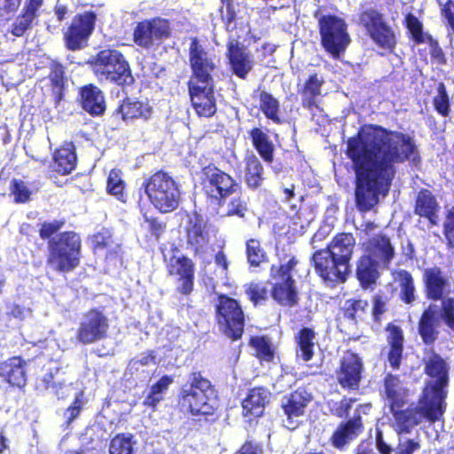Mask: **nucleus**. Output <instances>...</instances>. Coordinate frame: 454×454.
I'll list each match as a JSON object with an SVG mask.
<instances>
[{
    "label": "nucleus",
    "instance_id": "1",
    "mask_svg": "<svg viewBox=\"0 0 454 454\" xmlns=\"http://www.w3.org/2000/svg\"><path fill=\"white\" fill-rule=\"evenodd\" d=\"M346 154L356 174L355 200L368 212L386 195L395 175V163L419 160L414 139L408 134L370 124L347 140Z\"/></svg>",
    "mask_w": 454,
    "mask_h": 454
},
{
    "label": "nucleus",
    "instance_id": "2",
    "mask_svg": "<svg viewBox=\"0 0 454 454\" xmlns=\"http://www.w3.org/2000/svg\"><path fill=\"white\" fill-rule=\"evenodd\" d=\"M66 224V220L44 221L39 224V236L47 240L46 263L54 271L69 273L81 264L82 242L79 233L65 231L57 234Z\"/></svg>",
    "mask_w": 454,
    "mask_h": 454
},
{
    "label": "nucleus",
    "instance_id": "3",
    "mask_svg": "<svg viewBox=\"0 0 454 454\" xmlns=\"http://www.w3.org/2000/svg\"><path fill=\"white\" fill-rule=\"evenodd\" d=\"M215 386L200 371H192L176 396L179 410L193 417H202L212 424L218 419Z\"/></svg>",
    "mask_w": 454,
    "mask_h": 454
},
{
    "label": "nucleus",
    "instance_id": "4",
    "mask_svg": "<svg viewBox=\"0 0 454 454\" xmlns=\"http://www.w3.org/2000/svg\"><path fill=\"white\" fill-rule=\"evenodd\" d=\"M90 65L100 82H109L121 88L135 83L130 64L119 50H100L90 60Z\"/></svg>",
    "mask_w": 454,
    "mask_h": 454
},
{
    "label": "nucleus",
    "instance_id": "5",
    "mask_svg": "<svg viewBox=\"0 0 454 454\" xmlns=\"http://www.w3.org/2000/svg\"><path fill=\"white\" fill-rule=\"evenodd\" d=\"M393 422L392 427L397 435L411 434L412 429L419 425L423 419L435 423L439 421L446 411L426 395L420 394L417 405L411 403L406 408L389 409Z\"/></svg>",
    "mask_w": 454,
    "mask_h": 454
},
{
    "label": "nucleus",
    "instance_id": "6",
    "mask_svg": "<svg viewBox=\"0 0 454 454\" xmlns=\"http://www.w3.org/2000/svg\"><path fill=\"white\" fill-rule=\"evenodd\" d=\"M151 204L160 213L175 211L181 200L178 183L168 172L158 170L143 183Z\"/></svg>",
    "mask_w": 454,
    "mask_h": 454
},
{
    "label": "nucleus",
    "instance_id": "7",
    "mask_svg": "<svg viewBox=\"0 0 454 454\" xmlns=\"http://www.w3.org/2000/svg\"><path fill=\"white\" fill-rule=\"evenodd\" d=\"M314 18L317 20L321 46L333 59L340 58L351 42L346 21L335 14H322L320 8Z\"/></svg>",
    "mask_w": 454,
    "mask_h": 454
},
{
    "label": "nucleus",
    "instance_id": "8",
    "mask_svg": "<svg viewBox=\"0 0 454 454\" xmlns=\"http://www.w3.org/2000/svg\"><path fill=\"white\" fill-rule=\"evenodd\" d=\"M201 190L210 203L223 206L227 198L241 190L240 184L229 173L214 163L200 170Z\"/></svg>",
    "mask_w": 454,
    "mask_h": 454
},
{
    "label": "nucleus",
    "instance_id": "9",
    "mask_svg": "<svg viewBox=\"0 0 454 454\" xmlns=\"http://www.w3.org/2000/svg\"><path fill=\"white\" fill-rule=\"evenodd\" d=\"M215 310V319L221 333L232 341L240 340L245 333L246 315L239 301L219 294Z\"/></svg>",
    "mask_w": 454,
    "mask_h": 454
},
{
    "label": "nucleus",
    "instance_id": "10",
    "mask_svg": "<svg viewBox=\"0 0 454 454\" xmlns=\"http://www.w3.org/2000/svg\"><path fill=\"white\" fill-rule=\"evenodd\" d=\"M424 373L431 380L426 381L421 394L446 408L450 382V367L446 360L434 350L423 359Z\"/></svg>",
    "mask_w": 454,
    "mask_h": 454
},
{
    "label": "nucleus",
    "instance_id": "11",
    "mask_svg": "<svg viewBox=\"0 0 454 454\" xmlns=\"http://www.w3.org/2000/svg\"><path fill=\"white\" fill-rule=\"evenodd\" d=\"M358 19L359 24L379 48L388 53L395 51L397 44L396 35L383 13L377 9L368 8L359 13Z\"/></svg>",
    "mask_w": 454,
    "mask_h": 454
},
{
    "label": "nucleus",
    "instance_id": "12",
    "mask_svg": "<svg viewBox=\"0 0 454 454\" xmlns=\"http://www.w3.org/2000/svg\"><path fill=\"white\" fill-rule=\"evenodd\" d=\"M172 252L168 258L163 257L167 273L176 284V292L188 297L194 291L195 262L185 254H180L176 247L172 248Z\"/></svg>",
    "mask_w": 454,
    "mask_h": 454
},
{
    "label": "nucleus",
    "instance_id": "13",
    "mask_svg": "<svg viewBox=\"0 0 454 454\" xmlns=\"http://www.w3.org/2000/svg\"><path fill=\"white\" fill-rule=\"evenodd\" d=\"M110 320L99 308H90L82 314L75 333V340L82 345H90L109 336Z\"/></svg>",
    "mask_w": 454,
    "mask_h": 454
},
{
    "label": "nucleus",
    "instance_id": "14",
    "mask_svg": "<svg viewBox=\"0 0 454 454\" xmlns=\"http://www.w3.org/2000/svg\"><path fill=\"white\" fill-rule=\"evenodd\" d=\"M310 261L316 274L324 283L332 286L344 284L350 276V265L322 249L315 251Z\"/></svg>",
    "mask_w": 454,
    "mask_h": 454
},
{
    "label": "nucleus",
    "instance_id": "15",
    "mask_svg": "<svg viewBox=\"0 0 454 454\" xmlns=\"http://www.w3.org/2000/svg\"><path fill=\"white\" fill-rule=\"evenodd\" d=\"M188 56L192 71L188 82H214V73L217 69L216 56L206 50L197 37L191 39Z\"/></svg>",
    "mask_w": 454,
    "mask_h": 454
},
{
    "label": "nucleus",
    "instance_id": "16",
    "mask_svg": "<svg viewBox=\"0 0 454 454\" xmlns=\"http://www.w3.org/2000/svg\"><path fill=\"white\" fill-rule=\"evenodd\" d=\"M171 35V27L168 20L154 17L138 21L133 30V42L144 49H150L160 44Z\"/></svg>",
    "mask_w": 454,
    "mask_h": 454
},
{
    "label": "nucleus",
    "instance_id": "17",
    "mask_svg": "<svg viewBox=\"0 0 454 454\" xmlns=\"http://www.w3.org/2000/svg\"><path fill=\"white\" fill-rule=\"evenodd\" d=\"M96 14L89 11L74 15L64 32V43L67 50L75 51L88 44L95 28Z\"/></svg>",
    "mask_w": 454,
    "mask_h": 454
},
{
    "label": "nucleus",
    "instance_id": "18",
    "mask_svg": "<svg viewBox=\"0 0 454 454\" xmlns=\"http://www.w3.org/2000/svg\"><path fill=\"white\" fill-rule=\"evenodd\" d=\"M364 366L360 356L347 349L335 371L336 380L340 387L348 391H357L364 378Z\"/></svg>",
    "mask_w": 454,
    "mask_h": 454
},
{
    "label": "nucleus",
    "instance_id": "19",
    "mask_svg": "<svg viewBox=\"0 0 454 454\" xmlns=\"http://www.w3.org/2000/svg\"><path fill=\"white\" fill-rule=\"evenodd\" d=\"M191 105L199 117L210 118L217 110L215 82H187Z\"/></svg>",
    "mask_w": 454,
    "mask_h": 454
},
{
    "label": "nucleus",
    "instance_id": "20",
    "mask_svg": "<svg viewBox=\"0 0 454 454\" xmlns=\"http://www.w3.org/2000/svg\"><path fill=\"white\" fill-rule=\"evenodd\" d=\"M184 231L186 245L193 255L203 254L209 244V233L202 215L197 212L188 215Z\"/></svg>",
    "mask_w": 454,
    "mask_h": 454
},
{
    "label": "nucleus",
    "instance_id": "21",
    "mask_svg": "<svg viewBox=\"0 0 454 454\" xmlns=\"http://www.w3.org/2000/svg\"><path fill=\"white\" fill-rule=\"evenodd\" d=\"M364 254L381 263L383 269H389L395 257V247L388 235L379 232L369 237L361 244Z\"/></svg>",
    "mask_w": 454,
    "mask_h": 454
},
{
    "label": "nucleus",
    "instance_id": "22",
    "mask_svg": "<svg viewBox=\"0 0 454 454\" xmlns=\"http://www.w3.org/2000/svg\"><path fill=\"white\" fill-rule=\"evenodd\" d=\"M312 398V395L303 387H298L285 396L281 409L286 417L288 429L294 430L297 427V419L305 415L306 409Z\"/></svg>",
    "mask_w": 454,
    "mask_h": 454
},
{
    "label": "nucleus",
    "instance_id": "23",
    "mask_svg": "<svg viewBox=\"0 0 454 454\" xmlns=\"http://www.w3.org/2000/svg\"><path fill=\"white\" fill-rule=\"evenodd\" d=\"M364 431V424L361 415L355 414L353 418L338 424L331 434L329 442L338 450H345Z\"/></svg>",
    "mask_w": 454,
    "mask_h": 454
},
{
    "label": "nucleus",
    "instance_id": "24",
    "mask_svg": "<svg viewBox=\"0 0 454 454\" xmlns=\"http://www.w3.org/2000/svg\"><path fill=\"white\" fill-rule=\"evenodd\" d=\"M423 284L425 296L429 301H443L450 294V283L437 266L424 270Z\"/></svg>",
    "mask_w": 454,
    "mask_h": 454
},
{
    "label": "nucleus",
    "instance_id": "25",
    "mask_svg": "<svg viewBox=\"0 0 454 454\" xmlns=\"http://www.w3.org/2000/svg\"><path fill=\"white\" fill-rule=\"evenodd\" d=\"M226 58L232 74L241 80H246L254 67L252 55L246 47L237 41L228 42Z\"/></svg>",
    "mask_w": 454,
    "mask_h": 454
},
{
    "label": "nucleus",
    "instance_id": "26",
    "mask_svg": "<svg viewBox=\"0 0 454 454\" xmlns=\"http://www.w3.org/2000/svg\"><path fill=\"white\" fill-rule=\"evenodd\" d=\"M386 332V357L389 366L394 371L401 368L404 353V333L400 325L392 322L385 326Z\"/></svg>",
    "mask_w": 454,
    "mask_h": 454
},
{
    "label": "nucleus",
    "instance_id": "27",
    "mask_svg": "<svg viewBox=\"0 0 454 454\" xmlns=\"http://www.w3.org/2000/svg\"><path fill=\"white\" fill-rule=\"evenodd\" d=\"M27 362L13 356L0 363V380L12 388L23 389L27 381Z\"/></svg>",
    "mask_w": 454,
    "mask_h": 454
},
{
    "label": "nucleus",
    "instance_id": "28",
    "mask_svg": "<svg viewBox=\"0 0 454 454\" xmlns=\"http://www.w3.org/2000/svg\"><path fill=\"white\" fill-rule=\"evenodd\" d=\"M440 205L436 196L432 191L421 188L414 200L413 213L420 218L426 219L431 226L439 223Z\"/></svg>",
    "mask_w": 454,
    "mask_h": 454
},
{
    "label": "nucleus",
    "instance_id": "29",
    "mask_svg": "<svg viewBox=\"0 0 454 454\" xmlns=\"http://www.w3.org/2000/svg\"><path fill=\"white\" fill-rule=\"evenodd\" d=\"M76 146L73 141H64L52 153L51 168L59 176L70 175L77 167Z\"/></svg>",
    "mask_w": 454,
    "mask_h": 454
},
{
    "label": "nucleus",
    "instance_id": "30",
    "mask_svg": "<svg viewBox=\"0 0 454 454\" xmlns=\"http://www.w3.org/2000/svg\"><path fill=\"white\" fill-rule=\"evenodd\" d=\"M383 265L373 259L362 254L356 262L355 276L362 289H372L380 278Z\"/></svg>",
    "mask_w": 454,
    "mask_h": 454
},
{
    "label": "nucleus",
    "instance_id": "31",
    "mask_svg": "<svg viewBox=\"0 0 454 454\" xmlns=\"http://www.w3.org/2000/svg\"><path fill=\"white\" fill-rule=\"evenodd\" d=\"M383 393L389 409L403 408L409 401V389L403 387L399 375L387 373L382 380Z\"/></svg>",
    "mask_w": 454,
    "mask_h": 454
},
{
    "label": "nucleus",
    "instance_id": "32",
    "mask_svg": "<svg viewBox=\"0 0 454 454\" xmlns=\"http://www.w3.org/2000/svg\"><path fill=\"white\" fill-rule=\"evenodd\" d=\"M114 114L120 115L124 121L132 120L148 121L153 114V106L148 100L125 97L114 110Z\"/></svg>",
    "mask_w": 454,
    "mask_h": 454
},
{
    "label": "nucleus",
    "instance_id": "33",
    "mask_svg": "<svg viewBox=\"0 0 454 454\" xmlns=\"http://www.w3.org/2000/svg\"><path fill=\"white\" fill-rule=\"evenodd\" d=\"M79 95L82 109L91 116L103 115L106 110L103 91L95 84L89 83L80 88Z\"/></svg>",
    "mask_w": 454,
    "mask_h": 454
},
{
    "label": "nucleus",
    "instance_id": "34",
    "mask_svg": "<svg viewBox=\"0 0 454 454\" xmlns=\"http://www.w3.org/2000/svg\"><path fill=\"white\" fill-rule=\"evenodd\" d=\"M439 317L435 304H429L421 313L418 322L419 334L426 345H432L438 339Z\"/></svg>",
    "mask_w": 454,
    "mask_h": 454
},
{
    "label": "nucleus",
    "instance_id": "35",
    "mask_svg": "<svg viewBox=\"0 0 454 454\" xmlns=\"http://www.w3.org/2000/svg\"><path fill=\"white\" fill-rule=\"evenodd\" d=\"M355 246L356 238L351 232H339L321 249L350 265Z\"/></svg>",
    "mask_w": 454,
    "mask_h": 454
},
{
    "label": "nucleus",
    "instance_id": "36",
    "mask_svg": "<svg viewBox=\"0 0 454 454\" xmlns=\"http://www.w3.org/2000/svg\"><path fill=\"white\" fill-rule=\"evenodd\" d=\"M324 79L317 73L311 74L304 81L298 92L301 98V106L309 111L318 107V98L322 96Z\"/></svg>",
    "mask_w": 454,
    "mask_h": 454
},
{
    "label": "nucleus",
    "instance_id": "37",
    "mask_svg": "<svg viewBox=\"0 0 454 454\" xmlns=\"http://www.w3.org/2000/svg\"><path fill=\"white\" fill-rule=\"evenodd\" d=\"M269 392L264 387H254L249 389L247 397L242 401L244 417L259 418L263 415Z\"/></svg>",
    "mask_w": 454,
    "mask_h": 454
},
{
    "label": "nucleus",
    "instance_id": "38",
    "mask_svg": "<svg viewBox=\"0 0 454 454\" xmlns=\"http://www.w3.org/2000/svg\"><path fill=\"white\" fill-rule=\"evenodd\" d=\"M270 294L280 306L294 307L298 304L299 296L295 280H279L273 284Z\"/></svg>",
    "mask_w": 454,
    "mask_h": 454
},
{
    "label": "nucleus",
    "instance_id": "39",
    "mask_svg": "<svg viewBox=\"0 0 454 454\" xmlns=\"http://www.w3.org/2000/svg\"><path fill=\"white\" fill-rule=\"evenodd\" d=\"M369 303L365 299L349 298L340 307L336 320L356 325L366 314Z\"/></svg>",
    "mask_w": 454,
    "mask_h": 454
},
{
    "label": "nucleus",
    "instance_id": "40",
    "mask_svg": "<svg viewBox=\"0 0 454 454\" xmlns=\"http://www.w3.org/2000/svg\"><path fill=\"white\" fill-rule=\"evenodd\" d=\"M248 137L263 161L272 163L275 146L269 135L262 128L254 127L248 131Z\"/></svg>",
    "mask_w": 454,
    "mask_h": 454
},
{
    "label": "nucleus",
    "instance_id": "41",
    "mask_svg": "<svg viewBox=\"0 0 454 454\" xmlns=\"http://www.w3.org/2000/svg\"><path fill=\"white\" fill-rule=\"evenodd\" d=\"M265 181L264 167L260 160L254 154L245 158L244 182L251 190L262 187Z\"/></svg>",
    "mask_w": 454,
    "mask_h": 454
},
{
    "label": "nucleus",
    "instance_id": "42",
    "mask_svg": "<svg viewBox=\"0 0 454 454\" xmlns=\"http://www.w3.org/2000/svg\"><path fill=\"white\" fill-rule=\"evenodd\" d=\"M248 345L254 351V356L260 362L272 363L274 361L276 348L268 335L251 336Z\"/></svg>",
    "mask_w": 454,
    "mask_h": 454
},
{
    "label": "nucleus",
    "instance_id": "43",
    "mask_svg": "<svg viewBox=\"0 0 454 454\" xmlns=\"http://www.w3.org/2000/svg\"><path fill=\"white\" fill-rule=\"evenodd\" d=\"M394 279L399 287V299L407 305L412 304L416 300V287L414 278L407 270H397L394 273Z\"/></svg>",
    "mask_w": 454,
    "mask_h": 454
},
{
    "label": "nucleus",
    "instance_id": "44",
    "mask_svg": "<svg viewBox=\"0 0 454 454\" xmlns=\"http://www.w3.org/2000/svg\"><path fill=\"white\" fill-rule=\"evenodd\" d=\"M255 93H258L259 108L265 118L270 120L275 124H282L283 120L279 116V101L266 90H257L254 92V95Z\"/></svg>",
    "mask_w": 454,
    "mask_h": 454
},
{
    "label": "nucleus",
    "instance_id": "45",
    "mask_svg": "<svg viewBox=\"0 0 454 454\" xmlns=\"http://www.w3.org/2000/svg\"><path fill=\"white\" fill-rule=\"evenodd\" d=\"M50 73L48 78L55 100L59 103L64 97L66 77L65 67L58 60H51L49 65Z\"/></svg>",
    "mask_w": 454,
    "mask_h": 454
},
{
    "label": "nucleus",
    "instance_id": "46",
    "mask_svg": "<svg viewBox=\"0 0 454 454\" xmlns=\"http://www.w3.org/2000/svg\"><path fill=\"white\" fill-rule=\"evenodd\" d=\"M127 185L119 168H112L106 178V191L108 195L126 203L128 200Z\"/></svg>",
    "mask_w": 454,
    "mask_h": 454
},
{
    "label": "nucleus",
    "instance_id": "47",
    "mask_svg": "<svg viewBox=\"0 0 454 454\" xmlns=\"http://www.w3.org/2000/svg\"><path fill=\"white\" fill-rule=\"evenodd\" d=\"M316 333L310 327H302L295 335V343L302 361H310L314 355Z\"/></svg>",
    "mask_w": 454,
    "mask_h": 454
},
{
    "label": "nucleus",
    "instance_id": "48",
    "mask_svg": "<svg viewBox=\"0 0 454 454\" xmlns=\"http://www.w3.org/2000/svg\"><path fill=\"white\" fill-rule=\"evenodd\" d=\"M246 255L250 267L257 268L268 261L267 253L258 239L246 241Z\"/></svg>",
    "mask_w": 454,
    "mask_h": 454
},
{
    "label": "nucleus",
    "instance_id": "49",
    "mask_svg": "<svg viewBox=\"0 0 454 454\" xmlns=\"http://www.w3.org/2000/svg\"><path fill=\"white\" fill-rule=\"evenodd\" d=\"M403 24L415 44H421L427 41L429 35L424 33L422 22L413 13L409 12L405 15Z\"/></svg>",
    "mask_w": 454,
    "mask_h": 454
},
{
    "label": "nucleus",
    "instance_id": "50",
    "mask_svg": "<svg viewBox=\"0 0 454 454\" xmlns=\"http://www.w3.org/2000/svg\"><path fill=\"white\" fill-rule=\"evenodd\" d=\"M133 436L120 433L114 435L109 443V454H134Z\"/></svg>",
    "mask_w": 454,
    "mask_h": 454
},
{
    "label": "nucleus",
    "instance_id": "51",
    "mask_svg": "<svg viewBox=\"0 0 454 454\" xmlns=\"http://www.w3.org/2000/svg\"><path fill=\"white\" fill-rule=\"evenodd\" d=\"M10 194L13 196V201L17 204H24L30 200L32 191L27 184L18 178H12L9 185Z\"/></svg>",
    "mask_w": 454,
    "mask_h": 454
},
{
    "label": "nucleus",
    "instance_id": "52",
    "mask_svg": "<svg viewBox=\"0 0 454 454\" xmlns=\"http://www.w3.org/2000/svg\"><path fill=\"white\" fill-rule=\"evenodd\" d=\"M434 110L442 117H447L450 112V102L443 82L437 86V95L433 98Z\"/></svg>",
    "mask_w": 454,
    "mask_h": 454
},
{
    "label": "nucleus",
    "instance_id": "53",
    "mask_svg": "<svg viewBox=\"0 0 454 454\" xmlns=\"http://www.w3.org/2000/svg\"><path fill=\"white\" fill-rule=\"evenodd\" d=\"M298 260L294 255H290L286 263H281L278 266L272 265L270 267V276L273 278L288 281L294 280L292 276V271L297 266Z\"/></svg>",
    "mask_w": 454,
    "mask_h": 454
},
{
    "label": "nucleus",
    "instance_id": "54",
    "mask_svg": "<svg viewBox=\"0 0 454 454\" xmlns=\"http://www.w3.org/2000/svg\"><path fill=\"white\" fill-rule=\"evenodd\" d=\"M245 293L254 306L265 302L269 298V290L262 282L250 283L246 288Z\"/></svg>",
    "mask_w": 454,
    "mask_h": 454
},
{
    "label": "nucleus",
    "instance_id": "55",
    "mask_svg": "<svg viewBox=\"0 0 454 454\" xmlns=\"http://www.w3.org/2000/svg\"><path fill=\"white\" fill-rule=\"evenodd\" d=\"M442 234L445 239V245L449 250L454 249V206L445 212L442 224Z\"/></svg>",
    "mask_w": 454,
    "mask_h": 454
},
{
    "label": "nucleus",
    "instance_id": "56",
    "mask_svg": "<svg viewBox=\"0 0 454 454\" xmlns=\"http://www.w3.org/2000/svg\"><path fill=\"white\" fill-rule=\"evenodd\" d=\"M247 210V200L240 195L234 196L227 202L226 215L243 218L245 217Z\"/></svg>",
    "mask_w": 454,
    "mask_h": 454
},
{
    "label": "nucleus",
    "instance_id": "57",
    "mask_svg": "<svg viewBox=\"0 0 454 454\" xmlns=\"http://www.w3.org/2000/svg\"><path fill=\"white\" fill-rule=\"evenodd\" d=\"M90 239L94 253L109 248L114 242L111 231L105 228L94 233Z\"/></svg>",
    "mask_w": 454,
    "mask_h": 454
},
{
    "label": "nucleus",
    "instance_id": "58",
    "mask_svg": "<svg viewBox=\"0 0 454 454\" xmlns=\"http://www.w3.org/2000/svg\"><path fill=\"white\" fill-rule=\"evenodd\" d=\"M35 18L21 12L12 25L11 33L17 37L23 36L31 28Z\"/></svg>",
    "mask_w": 454,
    "mask_h": 454
},
{
    "label": "nucleus",
    "instance_id": "59",
    "mask_svg": "<svg viewBox=\"0 0 454 454\" xmlns=\"http://www.w3.org/2000/svg\"><path fill=\"white\" fill-rule=\"evenodd\" d=\"M59 369L53 367L49 369L43 376L35 379V389L41 392L55 387V375L58 374Z\"/></svg>",
    "mask_w": 454,
    "mask_h": 454
},
{
    "label": "nucleus",
    "instance_id": "60",
    "mask_svg": "<svg viewBox=\"0 0 454 454\" xmlns=\"http://www.w3.org/2000/svg\"><path fill=\"white\" fill-rule=\"evenodd\" d=\"M441 318L454 332V298H447L441 304Z\"/></svg>",
    "mask_w": 454,
    "mask_h": 454
},
{
    "label": "nucleus",
    "instance_id": "61",
    "mask_svg": "<svg viewBox=\"0 0 454 454\" xmlns=\"http://www.w3.org/2000/svg\"><path fill=\"white\" fill-rule=\"evenodd\" d=\"M21 0H0V20H9L20 7Z\"/></svg>",
    "mask_w": 454,
    "mask_h": 454
},
{
    "label": "nucleus",
    "instance_id": "62",
    "mask_svg": "<svg viewBox=\"0 0 454 454\" xmlns=\"http://www.w3.org/2000/svg\"><path fill=\"white\" fill-rule=\"evenodd\" d=\"M441 16L445 20V24L454 35V0H447L441 4Z\"/></svg>",
    "mask_w": 454,
    "mask_h": 454
},
{
    "label": "nucleus",
    "instance_id": "63",
    "mask_svg": "<svg viewBox=\"0 0 454 454\" xmlns=\"http://www.w3.org/2000/svg\"><path fill=\"white\" fill-rule=\"evenodd\" d=\"M387 311L386 301L380 295L375 294L372 296V316L374 322H380L381 316Z\"/></svg>",
    "mask_w": 454,
    "mask_h": 454
},
{
    "label": "nucleus",
    "instance_id": "64",
    "mask_svg": "<svg viewBox=\"0 0 454 454\" xmlns=\"http://www.w3.org/2000/svg\"><path fill=\"white\" fill-rule=\"evenodd\" d=\"M421 447L420 441L418 439H405L403 442H399L397 445L398 454H414Z\"/></svg>",
    "mask_w": 454,
    "mask_h": 454
}]
</instances>
